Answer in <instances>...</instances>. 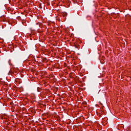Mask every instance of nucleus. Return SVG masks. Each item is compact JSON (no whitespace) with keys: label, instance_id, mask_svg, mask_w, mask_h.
<instances>
[{"label":"nucleus","instance_id":"1","mask_svg":"<svg viewBox=\"0 0 131 131\" xmlns=\"http://www.w3.org/2000/svg\"><path fill=\"white\" fill-rule=\"evenodd\" d=\"M62 15L64 16V17H66V16H67V13L66 12H63L62 13Z\"/></svg>","mask_w":131,"mask_h":131}]
</instances>
